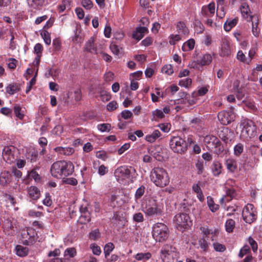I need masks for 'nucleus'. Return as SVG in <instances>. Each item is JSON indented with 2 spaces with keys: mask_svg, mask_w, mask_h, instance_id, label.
I'll use <instances>...</instances> for the list:
<instances>
[{
  "mask_svg": "<svg viewBox=\"0 0 262 262\" xmlns=\"http://www.w3.org/2000/svg\"><path fill=\"white\" fill-rule=\"evenodd\" d=\"M74 165L71 162L66 161H58L54 162L50 168V172L54 178L64 179L74 172Z\"/></svg>",
  "mask_w": 262,
  "mask_h": 262,
  "instance_id": "nucleus-1",
  "label": "nucleus"
},
{
  "mask_svg": "<svg viewBox=\"0 0 262 262\" xmlns=\"http://www.w3.org/2000/svg\"><path fill=\"white\" fill-rule=\"evenodd\" d=\"M150 178L151 181L160 187H164L169 183L168 174L166 170L162 167L153 168L150 172Z\"/></svg>",
  "mask_w": 262,
  "mask_h": 262,
  "instance_id": "nucleus-2",
  "label": "nucleus"
},
{
  "mask_svg": "<svg viewBox=\"0 0 262 262\" xmlns=\"http://www.w3.org/2000/svg\"><path fill=\"white\" fill-rule=\"evenodd\" d=\"M168 236V228L163 223H157L152 228V236L155 240L159 242L165 241Z\"/></svg>",
  "mask_w": 262,
  "mask_h": 262,
  "instance_id": "nucleus-3",
  "label": "nucleus"
},
{
  "mask_svg": "<svg viewBox=\"0 0 262 262\" xmlns=\"http://www.w3.org/2000/svg\"><path fill=\"white\" fill-rule=\"evenodd\" d=\"M169 145L174 152L181 155L185 154L188 148L186 142L179 136L172 137L170 140Z\"/></svg>",
  "mask_w": 262,
  "mask_h": 262,
  "instance_id": "nucleus-4",
  "label": "nucleus"
},
{
  "mask_svg": "<svg viewBox=\"0 0 262 262\" xmlns=\"http://www.w3.org/2000/svg\"><path fill=\"white\" fill-rule=\"evenodd\" d=\"M242 216L243 220L248 224H251L256 220L257 212L253 204H248L244 207Z\"/></svg>",
  "mask_w": 262,
  "mask_h": 262,
  "instance_id": "nucleus-5",
  "label": "nucleus"
},
{
  "mask_svg": "<svg viewBox=\"0 0 262 262\" xmlns=\"http://www.w3.org/2000/svg\"><path fill=\"white\" fill-rule=\"evenodd\" d=\"M242 134L246 138H253L256 135V126L251 120H244Z\"/></svg>",
  "mask_w": 262,
  "mask_h": 262,
  "instance_id": "nucleus-6",
  "label": "nucleus"
},
{
  "mask_svg": "<svg viewBox=\"0 0 262 262\" xmlns=\"http://www.w3.org/2000/svg\"><path fill=\"white\" fill-rule=\"evenodd\" d=\"M135 172L134 168L127 166H121L118 167L114 172V175L118 181L129 179L132 172Z\"/></svg>",
  "mask_w": 262,
  "mask_h": 262,
  "instance_id": "nucleus-7",
  "label": "nucleus"
},
{
  "mask_svg": "<svg viewBox=\"0 0 262 262\" xmlns=\"http://www.w3.org/2000/svg\"><path fill=\"white\" fill-rule=\"evenodd\" d=\"M173 221L178 227H179L184 229L187 228L192 224L189 215L185 213H179L176 214Z\"/></svg>",
  "mask_w": 262,
  "mask_h": 262,
  "instance_id": "nucleus-8",
  "label": "nucleus"
},
{
  "mask_svg": "<svg viewBox=\"0 0 262 262\" xmlns=\"http://www.w3.org/2000/svg\"><path fill=\"white\" fill-rule=\"evenodd\" d=\"M217 117L221 124L227 125L234 120V115L231 111H222L218 114Z\"/></svg>",
  "mask_w": 262,
  "mask_h": 262,
  "instance_id": "nucleus-9",
  "label": "nucleus"
},
{
  "mask_svg": "<svg viewBox=\"0 0 262 262\" xmlns=\"http://www.w3.org/2000/svg\"><path fill=\"white\" fill-rule=\"evenodd\" d=\"M215 11V4L210 3L207 6H203L201 10V14L203 17L209 18L212 17Z\"/></svg>",
  "mask_w": 262,
  "mask_h": 262,
  "instance_id": "nucleus-10",
  "label": "nucleus"
},
{
  "mask_svg": "<svg viewBox=\"0 0 262 262\" xmlns=\"http://www.w3.org/2000/svg\"><path fill=\"white\" fill-rule=\"evenodd\" d=\"M95 39L94 37H91L85 43L84 50V51L92 54H98L101 53V51L97 49L95 46Z\"/></svg>",
  "mask_w": 262,
  "mask_h": 262,
  "instance_id": "nucleus-11",
  "label": "nucleus"
},
{
  "mask_svg": "<svg viewBox=\"0 0 262 262\" xmlns=\"http://www.w3.org/2000/svg\"><path fill=\"white\" fill-rule=\"evenodd\" d=\"M233 134V132L228 128L224 127L222 130L219 132L218 135L219 137L226 143H229L232 141L230 139V135Z\"/></svg>",
  "mask_w": 262,
  "mask_h": 262,
  "instance_id": "nucleus-12",
  "label": "nucleus"
},
{
  "mask_svg": "<svg viewBox=\"0 0 262 262\" xmlns=\"http://www.w3.org/2000/svg\"><path fill=\"white\" fill-rule=\"evenodd\" d=\"M248 21L252 22V32L253 34L257 37L259 34L260 29L258 28V18L257 15H250Z\"/></svg>",
  "mask_w": 262,
  "mask_h": 262,
  "instance_id": "nucleus-13",
  "label": "nucleus"
},
{
  "mask_svg": "<svg viewBox=\"0 0 262 262\" xmlns=\"http://www.w3.org/2000/svg\"><path fill=\"white\" fill-rule=\"evenodd\" d=\"M3 158L4 161L8 163L13 162L14 156L10 146H5L3 150Z\"/></svg>",
  "mask_w": 262,
  "mask_h": 262,
  "instance_id": "nucleus-14",
  "label": "nucleus"
},
{
  "mask_svg": "<svg viewBox=\"0 0 262 262\" xmlns=\"http://www.w3.org/2000/svg\"><path fill=\"white\" fill-rule=\"evenodd\" d=\"M148 31V29L145 27H137L136 30L133 33V38L138 40L141 39L145 34Z\"/></svg>",
  "mask_w": 262,
  "mask_h": 262,
  "instance_id": "nucleus-15",
  "label": "nucleus"
},
{
  "mask_svg": "<svg viewBox=\"0 0 262 262\" xmlns=\"http://www.w3.org/2000/svg\"><path fill=\"white\" fill-rule=\"evenodd\" d=\"M162 211L159 208L158 205L155 203L152 206H149L146 208V213L148 216H154L161 214Z\"/></svg>",
  "mask_w": 262,
  "mask_h": 262,
  "instance_id": "nucleus-16",
  "label": "nucleus"
},
{
  "mask_svg": "<svg viewBox=\"0 0 262 262\" xmlns=\"http://www.w3.org/2000/svg\"><path fill=\"white\" fill-rule=\"evenodd\" d=\"M12 176L10 172L4 171L0 174V184L6 186L11 181Z\"/></svg>",
  "mask_w": 262,
  "mask_h": 262,
  "instance_id": "nucleus-17",
  "label": "nucleus"
},
{
  "mask_svg": "<svg viewBox=\"0 0 262 262\" xmlns=\"http://www.w3.org/2000/svg\"><path fill=\"white\" fill-rule=\"evenodd\" d=\"M177 31L178 33L183 36H187L189 33V31L185 24L182 21H179L177 24Z\"/></svg>",
  "mask_w": 262,
  "mask_h": 262,
  "instance_id": "nucleus-18",
  "label": "nucleus"
},
{
  "mask_svg": "<svg viewBox=\"0 0 262 262\" xmlns=\"http://www.w3.org/2000/svg\"><path fill=\"white\" fill-rule=\"evenodd\" d=\"M240 81L239 80H235L233 84V89L234 91L236 93V97L238 99H242L245 94L243 91V88L239 86Z\"/></svg>",
  "mask_w": 262,
  "mask_h": 262,
  "instance_id": "nucleus-19",
  "label": "nucleus"
},
{
  "mask_svg": "<svg viewBox=\"0 0 262 262\" xmlns=\"http://www.w3.org/2000/svg\"><path fill=\"white\" fill-rule=\"evenodd\" d=\"M28 194L29 196L34 200H37L39 198L40 192L39 189L36 186H31L28 189Z\"/></svg>",
  "mask_w": 262,
  "mask_h": 262,
  "instance_id": "nucleus-20",
  "label": "nucleus"
},
{
  "mask_svg": "<svg viewBox=\"0 0 262 262\" xmlns=\"http://www.w3.org/2000/svg\"><path fill=\"white\" fill-rule=\"evenodd\" d=\"M238 20L237 17H235L233 19L228 18L224 25L225 30L227 32L230 31L232 28L236 25Z\"/></svg>",
  "mask_w": 262,
  "mask_h": 262,
  "instance_id": "nucleus-21",
  "label": "nucleus"
},
{
  "mask_svg": "<svg viewBox=\"0 0 262 262\" xmlns=\"http://www.w3.org/2000/svg\"><path fill=\"white\" fill-rule=\"evenodd\" d=\"M225 164L227 169L232 173L236 170L237 167L236 161L232 158H229L226 160Z\"/></svg>",
  "mask_w": 262,
  "mask_h": 262,
  "instance_id": "nucleus-22",
  "label": "nucleus"
},
{
  "mask_svg": "<svg viewBox=\"0 0 262 262\" xmlns=\"http://www.w3.org/2000/svg\"><path fill=\"white\" fill-rule=\"evenodd\" d=\"M20 90V84L16 83H13L9 84L6 88V92L10 95L19 92Z\"/></svg>",
  "mask_w": 262,
  "mask_h": 262,
  "instance_id": "nucleus-23",
  "label": "nucleus"
},
{
  "mask_svg": "<svg viewBox=\"0 0 262 262\" xmlns=\"http://www.w3.org/2000/svg\"><path fill=\"white\" fill-rule=\"evenodd\" d=\"M194 45V40L193 39H190L183 43L182 49L184 52L191 51L193 49Z\"/></svg>",
  "mask_w": 262,
  "mask_h": 262,
  "instance_id": "nucleus-24",
  "label": "nucleus"
},
{
  "mask_svg": "<svg viewBox=\"0 0 262 262\" xmlns=\"http://www.w3.org/2000/svg\"><path fill=\"white\" fill-rule=\"evenodd\" d=\"M222 166L219 161H215L212 165V171L214 176H219L222 173Z\"/></svg>",
  "mask_w": 262,
  "mask_h": 262,
  "instance_id": "nucleus-25",
  "label": "nucleus"
},
{
  "mask_svg": "<svg viewBox=\"0 0 262 262\" xmlns=\"http://www.w3.org/2000/svg\"><path fill=\"white\" fill-rule=\"evenodd\" d=\"M161 134L159 130H155L151 135H148L145 137V140L150 143L154 142L157 139L161 136Z\"/></svg>",
  "mask_w": 262,
  "mask_h": 262,
  "instance_id": "nucleus-26",
  "label": "nucleus"
},
{
  "mask_svg": "<svg viewBox=\"0 0 262 262\" xmlns=\"http://www.w3.org/2000/svg\"><path fill=\"white\" fill-rule=\"evenodd\" d=\"M161 149L159 147H158L157 148H155L151 150L150 149H149V152L157 160L161 161L163 160V157L161 155Z\"/></svg>",
  "mask_w": 262,
  "mask_h": 262,
  "instance_id": "nucleus-27",
  "label": "nucleus"
},
{
  "mask_svg": "<svg viewBox=\"0 0 262 262\" xmlns=\"http://www.w3.org/2000/svg\"><path fill=\"white\" fill-rule=\"evenodd\" d=\"M15 249L17 255L19 256L24 257L28 254L29 249L27 247H25L21 245H17Z\"/></svg>",
  "mask_w": 262,
  "mask_h": 262,
  "instance_id": "nucleus-28",
  "label": "nucleus"
},
{
  "mask_svg": "<svg viewBox=\"0 0 262 262\" xmlns=\"http://www.w3.org/2000/svg\"><path fill=\"white\" fill-rule=\"evenodd\" d=\"M212 60V56L209 54H206L201 57L200 63L201 66H208L211 63Z\"/></svg>",
  "mask_w": 262,
  "mask_h": 262,
  "instance_id": "nucleus-29",
  "label": "nucleus"
},
{
  "mask_svg": "<svg viewBox=\"0 0 262 262\" xmlns=\"http://www.w3.org/2000/svg\"><path fill=\"white\" fill-rule=\"evenodd\" d=\"M4 59L5 60L6 64L7 66H16L18 64V61L15 58H9L8 59H6L5 57L0 56V62Z\"/></svg>",
  "mask_w": 262,
  "mask_h": 262,
  "instance_id": "nucleus-30",
  "label": "nucleus"
},
{
  "mask_svg": "<svg viewBox=\"0 0 262 262\" xmlns=\"http://www.w3.org/2000/svg\"><path fill=\"white\" fill-rule=\"evenodd\" d=\"M91 221V214L90 212H85V214H81L79 217V223L81 224H85Z\"/></svg>",
  "mask_w": 262,
  "mask_h": 262,
  "instance_id": "nucleus-31",
  "label": "nucleus"
},
{
  "mask_svg": "<svg viewBox=\"0 0 262 262\" xmlns=\"http://www.w3.org/2000/svg\"><path fill=\"white\" fill-rule=\"evenodd\" d=\"M226 230L229 232H232L235 227V222L232 219L228 220L225 224Z\"/></svg>",
  "mask_w": 262,
  "mask_h": 262,
  "instance_id": "nucleus-32",
  "label": "nucleus"
},
{
  "mask_svg": "<svg viewBox=\"0 0 262 262\" xmlns=\"http://www.w3.org/2000/svg\"><path fill=\"white\" fill-rule=\"evenodd\" d=\"M204 140L207 144H209L212 143L213 145L216 144V143H218L219 141V139L216 137L212 135L206 136L205 137Z\"/></svg>",
  "mask_w": 262,
  "mask_h": 262,
  "instance_id": "nucleus-33",
  "label": "nucleus"
},
{
  "mask_svg": "<svg viewBox=\"0 0 262 262\" xmlns=\"http://www.w3.org/2000/svg\"><path fill=\"white\" fill-rule=\"evenodd\" d=\"M114 245L112 243L106 244L104 247V252L105 258H107L110 255L111 252L114 249Z\"/></svg>",
  "mask_w": 262,
  "mask_h": 262,
  "instance_id": "nucleus-34",
  "label": "nucleus"
},
{
  "mask_svg": "<svg viewBox=\"0 0 262 262\" xmlns=\"http://www.w3.org/2000/svg\"><path fill=\"white\" fill-rule=\"evenodd\" d=\"M21 107L18 104H15L14 106V112L15 116L19 119L22 120L24 118V114L21 112Z\"/></svg>",
  "mask_w": 262,
  "mask_h": 262,
  "instance_id": "nucleus-35",
  "label": "nucleus"
},
{
  "mask_svg": "<svg viewBox=\"0 0 262 262\" xmlns=\"http://www.w3.org/2000/svg\"><path fill=\"white\" fill-rule=\"evenodd\" d=\"M40 34L43 39L45 42L48 45H50L51 42V39L49 33L46 30H42Z\"/></svg>",
  "mask_w": 262,
  "mask_h": 262,
  "instance_id": "nucleus-36",
  "label": "nucleus"
},
{
  "mask_svg": "<svg viewBox=\"0 0 262 262\" xmlns=\"http://www.w3.org/2000/svg\"><path fill=\"white\" fill-rule=\"evenodd\" d=\"M28 5L34 9H37L42 4V0H27Z\"/></svg>",
  "mask_w": 262,
  "mask_h": 262,
  "instance_id": "nucleus-37",
  "label": "nucleus"
},
{
  "mask_svg": "<svg viewBox=\"0 0 262 262\" xmlns=\"http://www.w3.org/2000/svg\"><path fill=\"white\" fill-rule=\"evenodd\" d=\"M151 256V254L149 252L145 253H140L136 254L135 258L138 260H141L144 259L146 260L149 259Z\"/></svg>",
  "mask_w": 262,
  "mask_h": 262,
  "instance_id": "nucleus-38",
  "label": "nucleus"
},
{
  "mask_svg": "<svg viewBox=\"0 0 262 262\" xmlns=\"http://www.w3.org/2000/svg\"><path fill=\"white\" fill-rule=\"evenodd\" d=\"M97 128L102 132H108L111 129V125L109 123H102L99 124L97 126Z\"/></svg>",
  "mask_w": 262,
  "mask_h": 262,
  "instance_id": "nucleus-39",
  "label": "nucleus"
},
{
  "mask_svg": "<svg viewBox=\"0 0 262 262\" xmlns=\"http://www.w3.org/2000/svg\"><path fill=\"white\" fill-rule=\"evenodd\" d=\"M183 36L180 34L171 35L169 42L170 45H175L177 41L180 40Z\"/></svg>",
  "mask_w": 262,
  "mask_h": 262,
  "instance_id": "nucleus-40",
  "label": "nucleus"
},
{
  "mask_svg": "<svg viewBox=\"0 0 262 262\" xmlns=\"http://www.w3.org/2000/svg\"><path fill=\"white\" fill-rule=\"evenodd\" d=\"M110 48L112 52L116 55H119L122 50L121 48L119 47L117 45L114 43L110 45Z\"/></svg>",
  "mask_w": 262,
  "mask_h": 262,
  "instance_id": "nucleus-41",
  "label": "nucleus"
},
{
  "mask_svg": "<svg viewBox=\"0 0 262 262\" xmlns=\"http://www.w3.org/2000/svg\"><path fill=\"white\" fill-rule=\"evenodd\" d=\"M214 146L215 148L214 152L217 155L221 154L224 150V147L220 140Z\"/></svg>",
  "mask_w": 262,
  "mask_h": 262,
  "instance_id": "nucleus-42",
  "label": "nucleus"
},
{
  "mask_svg": "<svg viewBox=\"0 0 262 262\" xmlns=\"http://www.w3.org/2000/svg\"><path fill=\"white\" fill-rule=\"evenodd\" d=\"M100 98L102 101L106 102L111 99V95L109 93L105 91H102L100 92Z\"/></svg>",
  "mask_w": 262,
  "mask_h": 262,
  "instance_id": "nucleus-43",
  "label": "nucleus"
},
{
  "mask_svg": "<svg viewBox=\"0 0 262 262\" xmlns=\"http://www.w3.org/2000/svg\"><path fill=\"white\" fill-rule=\"evenodd\" d=\"M244 147L242 143H238L234 148V154L239 156L243 151Z\"/></svg>",
  "mask_w": 262,
  "mask_h": 262,
  "instance_id": "nucleus-44",
  "label": "nucleus"
},
{
  "mask_svg": "<svg viewBox=\"0 0 262 262\" xmlns=\"http://www.w3.org/2000/svg\"><path fill=\"white\" fill-rule=\"evenodd\" d=\"M145 187L142 185L137 190L135 193V198L136 199H140L144 193Z\"/></svg>",
  "mask_w": 262,
  "mask_h": 262,
  "instance_id": "nucleus-45",
  "label": "nucleus"
},
{
  "mask_svg": "<svg viewBox=\"0 0 262 262\" xmlns=\"http://www.w3.org/2000/svg\"><path fill=\"white\" fill-rule=\"evenodd\" d=\"M236 195L235 190L233 188H228L226 190V198L230 197L229 199H227V201H229Z\"/></svg>",
  "mask_w": 262,
  "mask_h": 262,
  "instance_id": "nucleus-46",
  "label": "nucleus"
},
{
  "mask_svg": "<svg viewBox=\"0 0 262 262\" xmlns=\"http://www.w3.org/2000/svg\"><path fill=\"white\" fill-rule=\"evenodd\" d=\"M195 166L198 170V174H201L204 171V162L202 160H198L195 164Z\"/></svg>",
  "mask_w": 262,
  "mask_h": 262,
  "instance_id": "nucleus-47",
  "label": "nucleus"
},
{
  "mask_svg": "<svg viewBox=\"0 0 262 262\" xmlns=\"http://www.w3.org/2000/svg\"><path fill=\"white\" fill-rule=\"evenodd\" d=\"M59 73V70L57 67H52L49 70V74L52 77H56Z\"/></svg>",
  "mask_w": 262,
  "mask_h": 262,
  "instance_id": "nucleus-48",
  "label": "nucleus"
},
{
  "mask_svg": "<svg viewBox=\"0 0 262 262\" xmlns=\"http://www.w3.org/2000/svg\"><path fill=\"white\" fill-rule=\"evenodd\" d=\"M30 177L32 178L36 182H38L41 180L39 174L36 172L35 169L31 170L30 173Z\"/></svg>",
  "mask_w": 262,
  "mask_h": 262,
  "instance_id": "nucleus-49",
  "label": "nucleus"
},
{
  "mask_svg": "<svg viewBox=\"0 0 262 262\" xmlns=\"http://www.w3.org/2000/svg\"><path fill=\"white\" fill-rule=\"evenodd\" d=\"M214 250L219 252H224L226 250L225 245L219 243H215L213 245Z\"/></svg>",
  "mask_w": 262,
  "mask_h": 262,
  "instance_id": "nucleus-50",
  "label": "nucleus"
},
{
  "mask_svg": "<svg viewBox=\"0 0 262 262\" xmlns=\"http://www.w3.org/2000/svg\"><path fill=\"white\" fill-rule=\"evenodd\" d=\"M76 254V250L75 248H69L66 250L65 255H69L70 257H73Z\"/></svg>",
  "mask_w": 262,
  "mask_h": 262,
  "instance_id": "nucleus-51",
  "label": "nucleus"
},
{
  "mask_svg": "<svg viewBox=\"0 0 262 262\" xmlns=\"http://www.w3.org/2000/svg\"><path fill=\"white\" fill-rule=\"evenodd\" d=\"M81 5L86 9L90 10L93 7V3L91 0H82Z\"/></svg>",
  "mask_w": 262,
  "mask_h": 262,
  "instance_id": "nucleus-52",
  "label": "nucleus"
},
{
  "mask_svg": "<svg viewBox=\"0 0 262 262\" xmlns=\"http://www.w3.org/2000/svg\"><path fill=\"white\" fill-rule=\"evenodd\" d=\"M191 83H192L191 79L187 78L185 80H183V79L181 80L179 82V84L180 86L187 88L191 84Z\"/></svg>",
  "mask_w": 262,
  "mask_h": 262,
  "instance_id": "nucleus-53",
  "label": "nucleus"
},
{
  "mask_svg": "<svg viewBox=\"0 0 262 262\" xmlns=\"http://www.w3.org/2000/svg\"><path fill=\"white\" fill-rule=\"evenodd\" d=\"M90 247L92 249L93 253L94 254L96 255H99L100 254L101 251L99 246L94 244H92Z\"/></svg>",
  "mask_w": 262,
  "mask_h": 262,
  "instance_id": "nucleus-54",
  "label": "nucleus"
},
{
  "mask_svg": "<svg viewBox=\"0 0 262 262\" xmlns=\"http://www.w3.org/2000/svg\"><path fill=\"white\" fill-rule=\"evenodd\" d=\"M118 107V104L116 101H112L108 103L107 105V109L108 111H113L116 110Z\"/></svg>",
  "mask_w": 262,
  "mask_h": 262,
  "instance_id": "nucleus-55",
  "label": "nucleus"
},
{
  "mask_svg": "<svg viewBox=\"0 0 262 262\" xmlns=\"http://www.w3.org/2000/svg\"><path fill=\"white\" fill-rule=\"evenodd\" d=\"M199 244L201 248L204 251H206L207 250L208 248V243L204 238H202L199 241Z\"/></svg>",
  "mask_w": 262,
  "mask_h": 262,
  "instance_id": "nucleus-56",
  "label": "nucleus"
},
{
  "mask_svg": "<svg viewBox=\"0 0 262 262\" xmlns=\"http://www.w3.org/2000/svg\"><path fill=\"white\" fill-rule=\"evenodd\" d=\"M250 251V248L248 246H245L241 249L238 254L239 257L242 258L245 255L247 254Z\"/></svg>",
  "mask_w": 262,
  "mask_h": 262,
  "instance_id": "nucleus-57",
  "label": "nucleus"
},
{
  "mask_svg": "<svg viewBox=\"0 0 262 262\" xmlns=\"http://www.w3.org/2000/svg\"><path fill=\"white\" fill-rule=\"evenodd\" d=\"M121 115L123 119H128L133 116V114L130 111L124 110L121 112Z\"/></svg>",
  "mask_w": 262,
  "mask_h": 262,
  "instance_id": "nucleus-58",
  "label": "nucleus"
},
{
  "mask_svg": "<svg viewBox=\"0 0 262 262\" xmlns=\"http://www.w3.org/2000/svg\"><path fill=\"white\" fill-rule=\"evenodd\" d=\"M43 204L47 206H50L52 205V201L51 199L49 193H46V198L43 200Z\"/></svg>",
  "mask_w": 262,
  "mask_h": 262,
  "instance_id": "nucleus-59",
  "label": "nucleus"
},
{
  "mask_svg": "<svg viewBox=\"0 0 262 262\" xmlns=\"http://www.w3.org/2000/svg\"><path fill=\"white\" fill-rule=\"evenodd\" d=\"M99 235H100V232L99 231V230L95 229V230L92 231L91 232H90V238L93 240H96L99 237Z\"/></svg>",
  "mask_w": 262,
  "mask_h": 262,
  "instance_id": "nucleus-60",
  "label": "nucleus"
},
{
  "mask_svg": "<svg viewBox=\"0 0 262 262\" xmlns=\"http://www.w3.org/2000/svg\"><path fill=\"white\" fill-rule=\"evenodd\" d=\"M29 156L30 157H28V158L30 159L31 162H36L38 159V152L36 151H32L29 154Z\"/></svg>",
  "mask_w": 262,
  "mask_h": 262,
  "instance_id": "nucleus-61",
  "label": "nucleus"
},
{
  "mask_svg": "<svg viewBox=\"0 0 262 262\" xmlns=\"http://www.w3.org/2000/svg\"><path fill=\"white\" fill-rule=\"evenodd\" d=\"M133 219L136 222H141L143 221L144 218L142 213L139 212L134 215Z\"/></svg>",
  "mask_w": 262,
  "mask_h": 262,
  "instance_id": "nucleus-62",
  "label": "nucleus"
},
{
  "mask_svg": "<svg viewBox=\"0 0 262 262\" xmlns=\"http://www.w3.org/2000/svg\"><path fill=\"white\" fill-rule=\"evenodd\" d=\"M161 71L167 75H171L173 73L172 67H162Z\"/></svg>",
  "mask_w": 262,
  "mask_h": 262,
  "instance_id": "nucleus-63",
  "label": "nucleus"
},
{
  "mask_svg": "<svg viewBox=\"0 0 262 262\" xmlns=\"http://www.w3.org/2000/svg\"><path fill=\"white\" fill-rule=\"evenodd\" d=\"M248 242L249 244L251 245L253 251H256L258 248L256 242L251 237H249Z\"/></svg>",
  "mask_w": 262,
  "mask_h": 262,
  "instance_id": "nucleus-64",
  "label": "nucleus"
}]
</instances>
